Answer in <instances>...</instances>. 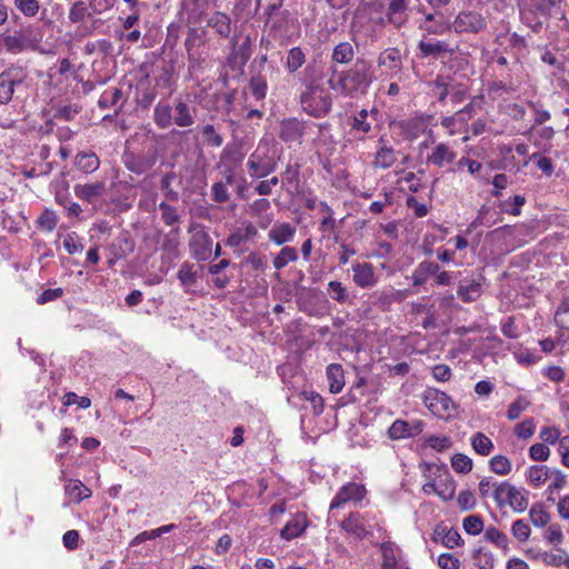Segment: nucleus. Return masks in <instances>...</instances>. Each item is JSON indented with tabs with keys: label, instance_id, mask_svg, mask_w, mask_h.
<instances>
[{
	"label": "nucleus",
	"instance_id": "f257e3e1",
	"mask_svg": "<svg viewBox=\"0 0 569 569\" xmlns=\"http://www.w3.org/2000/svg\"><path fill=\"white\" fill-rule=\"evenodd\" d=\"M371 67V62L362 58H358L347 70L339 71L332 67L328 86L343 97L356 98L366 94L373 81Z\"/></svg>",
	"mask_w": 569,
	"mask_h": 569
},
{
	"label": "nucleus",
	"instance_id": "f03ea898",
	"mask_svg": "<svg viewBox=\"0 0 569 569\" xmlns=\"http://www.w3.org/2000/svg\"><path fill=\"white\" fill-rule=\"evenodd\" d=\"M519 9L522 22L538 32L559 9V4L556 0H520Z\"/></svg>",
	"mask_w": 569,
	"mask_h": 569
},
{
	"label": "nucleus",
	"instance_id": "7ed1b4c3",
	"mask_svg": "<svg viewBox=\"0 0 569 569\" xmlns=\"http://www.w3.org/2000/svg\"><path fill=\"white\" fill-rule=\"evenodd\" d=\"M300 103L305 112L320 118L331 110L332 99L322 86L310 82L300 96Z\"/></svg>",
	"mask_w": 569,
	"mask_h": 569
},
{
	"label": "nucleus",
	"instance_id": "20e7f679",
	"mask_svg": "<svg viewBox=\"0 0 569 569\" xmlns=\"http://www.w3.org/2000/svg\"><path fill=\"white\" fill-rule=\"evenodd\" d=\"M318 132L319 128L316 123L292 117L280 121L278 136L286 144L291 147L292 144H301L306 137Z\"/></svg>",
	"mask_w": 569,
	"mask_h": 569
},
{
	"label": "nucleus",
	"instance_id": "39448f33",
	"mask_svg": "<svg viewBox=\"0 0 569 569\" xmlns=\"http://www.w3.org/2000/svg\"><path fill=\"white\" fill-rule=\"evenodd\" d=\"M422 401L428 410L438 418H449L456 411L453 400L446 392L436 388H427L423 391Z\"/></svg>",
	"mask_w": 569,
	"mask_h": 569
},
{
	"label": "nucleus",
	"instance_id": "423d86ee",
	"mask_svg": "<svg viewBox=\"0 0 569 569\" xmlns=\"http://www.w3.org/2000/svg\"><path fill=\"white\" fill-rule=\"evenodd\" d=\"M452 31L461 33H479L487 29V18L476 10L460 11L451 22Z\"/></svg>",
	"mask_w": 569,
	"mask_h": 569
},
{
	"label": "nucleus",
	"instance_id": "0eeeda50",
	"mask_svg": "<svg viewBox=\"0 0 569 569\" xmlns=\"http://www.w3.org/2000/svg\"><path fill=\"white\" fill-rule=\"evenodd\" d=\"M248 173L251 178L260 179L269 176L277 169V161L269 150L258 147L248 158Z\"/></svg>",
	"mask_w": 569,
	"mask_h": 569
},
{
	"label": "nucleus",
	"instance_id": "6e6552de",
	"mask_svg": "<svg viewBox=\"0 0 569 569\" xmlns=\"http://www.w3.org/2000/svg\"><path fill=\"white\" fill-rule=\"evenodd\" d=\"M124 167L136 176H130V183L132 186L140 184V176L142 173V159L139 152V141L137 138H131L127 141L126 150L122 156Z\"/></svg>",
	"mask_w": 569,
	"mask_h": 569
},
{
	"label": "nucleus",
	"instance_id": "1a4fd4ad",
	"mask_svg": "<svg viewBox=\"0 0 569 569\" xmlns=\"http://www.w3.org/2000/svg\"><path fill=\"white\" fill-rule=\"evenodd\" d=\"M24 78L26 72L19 67H10L0 73V103H8L11 101L14 87L22 83Z\"/></svg>",
	"mask_w": 569,
	"mask_h": 569
},
{
	"label": "nucleus",
	"instance_id": "9d476101",
	"mask_svg": "<svg viewBox=\"0 0 569 569\" xmlns=\"http://www.w3.org/2000/svg\"><path fill=\"white\" fill-rule=\"evenodd\" d=\"M381 569H410L401 548L392 541L380 545Z\"/></svg>",
	"mask_w": 569,
	"mask_h": 569
},
{
	"label": "nucleus",
	"instance_id": "9b49d317",
	"mask_svg": "<svg viewBox=\"0 0 569 569\" xmlns=\"http://www.w3.org/2000/svg\"><path fill=\"white\" fill-rule=\"evenodd\" d=\"M367 490L363 485L357 482H348L343 485L330 503V511L342 508L349 502H358L365 498Z\"/></svg>",
	"mask_w": 569,
	"mask_h": 569
},
{
	"label": "nucleus",
	"instance_id": "f8f14e48",
	"mask_svg": "<svg viewBox=\"0 0 569 569\" xmlns=\"http://www.w3.org/2000/svg\"><path fill=\"white\" fill-rule=\"evenodd\" d=\"M425 428L422 420L406 421L397 419L388 429V436L392 440H401L419 436Z\"/></svg>",
	"mask_w": 569,
	"mask_h": 569
},
{
	"label": "nucleus",
	"instance_id": "ddd939ff",
	"mask_svg": "<svg viewBox=\"0 0 569 569\" xmlns=\"http://www.w3.org/2000/svg\"><path fill=\"white\" fill-rule=\"evenodd\" d=\"M189 247L192 256L199 261H207L212 254V239L203 230L192 233Z\"/></svg>",
	"mask_w": 569,
	"mask_h": 569
},
{
	"label": "nucleus",
	"instance_id": "4468645a",
	"mask_svg": "<svg viewBox=\"0 0 569 569\" xmlns=\"http://www.w3.org/2000/svg\"><path fill=\"white\" fill-rule=\"evenodd\" d=\"M456 158L457 152L449 143L439 142L431 149L430 153H428L426 162L438 168H443L453 163Z\"/></svg>",
	"mask_w": 569,
	"mask_h": 569
},
{
	"label": "nucleus",
	"instance_id": "2eb2a0df",
	"mask_svg": "<svg viewBox=\"0 0 569 569\" xmlns=\"http://www.w3.org/2000/svg\"><path fill=\"white\" fill-rule=\"evenodd\" d=\"M309 526V520L305 512H296L280 530V538L291 541L301 537Z\"/></svg>",
	"mask_w": 569,
	"mask_h": 569
},
{
	"label": "nucleus",
	"instance_id": "dca6fc26",
	"mask_svg": "<svg viewBox=\"0 0 569 569\" xmlns=\"http://www.w3.org/2000/svg\"><path fill=\"white\" fill-rule=\"evenodd\" d=\"M352 280L359 288L367 289L377 284L373 266L369 262H356L351 267Z\"/></svg>",
	"mask_w": 569,
	"mask_h": 569
},
{
	"label": "nucleus",
	"instance_id": "f3484780",
	"mask_svg": "<svg viewBox=\"0 0 569 569\" xmlns=\"http://www.w3.org/2000/svg\"><path fill=\"white\" fill-rule=\"evenodd\" d=\"M296 227L289 222H277L269 230L268 238L277 246L292 241L296 234Z\"/></svg>",
	"mask_w": 569,
	"mask_h": 569
},
{
	"label": "nucleus",
	"instance_id": "a211bd4d",
	"mask_svg": "<svg viewBox=\"0 0 569 569\" xmlns=\"http://www.w3.org/2000/svg\"><path fill=\"white\" fill-rule=\"evenodd\" d=\"M443 468L435 463H425L422 466V473L426 478L421 490L425 495H437L438 496V478L442 476Z\"/></svg>",
	"mask_w": 569,
	"mask_h": 569
},
{
	"label": "nucleus",
	"instance_id": "6ab92c4d",
	"mask_svg": "<svg viewBox=\"0 0 569 569\" xmlns=\"http://www.w3.org/2000/svg\"><path fill=\"white\" fill-rule=\"evenodd\" d=\"M106 191V183L103 181H94L83 184L74 186V194L87 202H92L103 196Z\"/></svg>",
	"mask_w": 569,
	"mask_h": 569
},
{
	"label": "nucleus",
	"instance_id": "aec40b11",
	"mask_svg": "<svg viewBox=\"0 0 569 569\" xmlns=\"http://www.w3.org/2000/svg\"><path fill=\"white\" fill-rule=\"evenodd\" d=\"M378 64L386 68L390 76H396L402 68L400 51L396 48H388L378 57Z\"/></svg>",
	"mask_w": 569,
	"mask_h": 569
},
{
	"label": "nucleus",
	"instance_id": "412c9836",
	"mask_svg": "<svg viewBox=\"0 0 569 569\" xmlns=\"http://www.w3.org/2000/svg\"><path fill=\"white\" fill-rule=\"evenodd\" d=\"M397 161V153L395 149L388 146L383 138L379 140V147L376 151L373 166L380 169H388Z\"/></svg>",
	"mask_w": 569,
	"mask_h": 569
},
{
	"label": "nucleus",
	"instance_id": "4be33fe9",
	"mask_svg": "<svg viewBox=\"0 0 569 569\" xmlns=\"http://www.w3.org/2000/svg\"><path fill=\"white\" fill-rule=\"evenodd\" d=\"M418 49L422 58H439L446 53H451V49L448 42L446 41H423L421 40L418 44Z\"/></svg>",
	"mask_w": 569,
	"mask_h": 569
},
{
	"label": "nucleus",
	"instance_id": "5701e85b",
	"mask_svg": "<svg viewBox=\"0 0 569 569\" xmlns=\"http://www.w3.org/2000/svg\"><path fill=\"white\" fill-rule=\"evenodd\" d=\"M341 528L345 531L355 535L359 539L366 538L369 533L365 523V518L357 512L350 513L349 517L341 522Z\"/></svg>",
	"mask_w": 569,
	"mask_h": 569
},
{
	"label": "nucleus",
	"instance_id": "b1692460",
	"mask_svg": "<svg viewBox=\"0 0 569 569\" xmlns=\"http://www.w3.org/2000/svg\"><path fill=\"white\" fill-rule=\"evenodd\" d=\"M377 109L368 111L366 109L360 110L350 123L351 128L361 133H369L372 129V122L376 121Z\"/></svg>",
	"mask_w": 569,
	"mask_h": 569
},
{
	"label": "nucleus",
	"instance_id": "393cba45",
	"mask_svg": "<svg viewBox=\"0 0 569 569\" xmlns=\"http://www.w3.org/2000/svg\"><path fill=\"white\" fill-rule=\"evenodd\" d=\"M439 271V264L430 261H421L413 270L411 280L415 287L425 284L428 279Z\"/></svg>",
	"mask_w": 569,
	"mask_h": 569
},
{
	"label": "nucleus",
	"instance_id": "a878e982",
	"mask_svg": "<svg viewBox=\"0 0 569 569\" xmlns=\"http://www.w3.org/2000/svg\"><path fill=\"white\" fill-rule=\"evenodd\" d=\"M407 9V0H391L387 11L388 21L396 28L402 27L407 20L405 17Z\"/></svg>",
	"mask_w": 569,
	"mask_h": 569
},
{
	"label": "nucleus",
	"instance_id": "bb28decb",
	"mask_svg": "<svg viewBox=\"0 0 569 569\" xmlns=\"http://www.w3.org/2000/svg\"><path fill=\"white\" fill-rule=\"evenodd\" d=\"M373 305L380 309H388L393 302L402 299V293L393 288H383L372 293Z\"/></svg>",
	"mask_w": 569,
	"mask_h": 569
},
{
	"label": "nucleus",
	"instance_id": "cd10ccee",
	"mask_svg": "<svg viewBox=\"0 0 569 569\" xmlns=\"http://www.w3.org/2000/svg\"><path fill=\"white\" fill-rule=\"evenodd\" d=\"M481 283L479 280L461 281L457 289L458 297L463 302H473L481 296Z\"/></svg>",
	"mask_w": 569,
	"mask_h": 569
},
{
	"label": "nucleus",
	"instance_id": "c85d7f7f",
	"mask_svg": "<svg viewBox=\"0 0 569 569\" xmlns=\"http://www.w3.org/2000/svg\"><path fill=\"white\" fill-rule=\"evenodd\" d=\"M327 378L331 393H339L345 387L343 369L340 365L331 363L327 367Z\"/></svg>",
	"mask_w": 569,
	"mask_h": 569
},
{
	"label": "nucleus",
	"instance_id": "c756f323",
	"mask_svg": "<svg viewBox=\"0 0 569 569\" xmlns=\"http://www.w3.org/2000/svg\"><path fill=\"white\" fill-rule=\"evenodd\" d=\"M74 164L78 169L86 173L96 171L100 166L98 156L92 151L78 152L74 159Z\"/></svg>",
	"mask_w": 569,
	"mask_h": 569
},
{
	"label": "nucleus",
	"instance_id": "7c9ffc66",
	"mask_svg": "<svg viewBox=\"0 0 569 569\" xmlns=\"http://www.w3.org/2000/svg\"><path fill=\"white\" fill-rule=\"evenodd\" d=\"M64 492L69 496L73 501L81 502L84 499L91 497V490L84 486L80 480H68L64 486Z\"/></svg>",
	"mask_w": 569,
	"mask_h": 569
},
{
	"label": "nucleus",
	"instance_id": "2f4dec72",
	"mask_svg": "<svg viewBox=\"0 0 569 569\" xmlns=\"http://www.w3.org/2000/svg\"><path fill=\"white\" fill-rule=\"evenodd\" d=\"M355 58V49L348 41L335 46L331 54V61L339 64H347Z\"/></svg>",
	"mask_w": 569,
	"mask_h": 569
},
{
	"label": "nucleus",
	"instance_id": "473e14b6",
	"mask_svg": "<svg viewBox=\"0 0 569 569\" xmlns=\"http://www.w3.org/2000/svg\"><path fill=\"white\" fill-rule=\"evenodd\" d=\"M550 469L545 465H535L526 471V479L532 487L542 486L549 478Z\"/></svg>",
	"mask_w": 569,
	"mask_h": 569
},
{
	"label": "nucleus",
	"instance_id": "72a5a7b5",
	"mask_svg": "<svg viewBox=\"0 0 569 569\" xmlns=\"http://www.w3.org/2000/svg\"><path fill=\"white\" fill-rule=\"evenodd\" d=\"M443 472L440 478H438V497L443 501L451 500L455 496L456 483L450 477L447 468L443 466Z\"/></svg>",
	"mask_w": 569,
	"mask_h": 569
},
{
	"label": "nucleus",
	"instance_id": "f704fd0d",
	"mask_svg": "<svg viewBox=\"0 0 569 569\" xmlns=\"http://www.w3.org/2000/svg\"><path fill=\"white\" fill-rule=\"evenodd\" d=\"M3 46L10 53H20L28 47V39L21 31H18L3 37Z\"/></svg>",
	"mask_w": 569,
	"mask_h": 569
},
{
	"label": "nucleus",
	"instance_id": "c9c22d12",
	"mask_svg": "<svg viewBox=\"0 0 569 569\" xmlns=\"http://www.w3.org/2000/svg\"><path fill=\"white\" fill-rule=\"evenodd\" d=\"M231 21L230 18L222 12H216L208 20V26L216 30L218 34L223 38L229 37L231 30Z\"/></svg>",
	"mask_w": 569,
	"mask_h": 569
},
{
	"label": "nucleus",
	"instance_id": "e433bc0d",
	"mask_svg": "<svg viewBox=\"0 0 569 569\" xmlns=\"http://www.w3.org/2000/svg\"><path fill=\"white\" fill-rule=\"evenodd\" d=\"M172 120L179 127H189L193 123V117L187 103L178 102L172 111Z\"/></svg>",
	"mask_w": 569,
	"mask_h": 569
},
{
	"label": "nucleus",
	"instance_id": "4c0bfd02",
	"mask_svg": "<svg viewBox=\"0 0 569 569\" xmlns=\"http://www.w3.org/2000/svg\"><path fill=\"white\" fill-rule=\"evenodd\" d=\"M529 517L533 526L542 528L550 521V513L540 502L533 503L529 510Z\"/></svg>",
	"mask_w": 569,
	"mask_h": 569
},
{
	"label": "nucleus",
	"instance_id": "58836bf2",
	"mask_svg": "<svg viewBox=\"0 0 569 569\" xmlns=\"http://www.w3.org/2000/svg\"><path fill=\"white\" fill-rule=\"evenodd\" d=\"M471 446L481 456H488L493 450V442L482 432H477L472 436Z\"/></svg>",
	"mask_w": 569,
	"mask_h": 569
},
{
	"label": "nucleus",
	"instance_id": "ea45409f",
	"mask_svg": "<svg viewBox=\"0 0 569 569\" xmlns=\"http://www.w3.org/2000/svg\"><path fill=\"white\" fill-rule=\"evenodd\" d=\"M327 292L329 297L338 303H347L349 301V292L342 282L332 280L328 283Z\"/></svg>",
	"mask_w": 569,
	"mask_h": 569
},
{
	"label": "nucleus",
	"instance_id": "a19ab883",
	"mask_svg": "<svg viewBox=\"0 0 569 569\" xmlns=\"http://www.w3.org/2000/svg\"><path fill=\"white\" fill-rule=\"evenodd\" d=\"M306 62V54L300 47H293L289 50L286 61V68L289 72H296Z\"/></svg>",
	"mask_w": 569,
	"mask_h": 569
},
{
	"label": "nucleus",
	"instance_id": "79ce46f5",
	"mask_svg": "<svg viewBox=\"0 0 569 569\" xmlns=\"http://www.w3.org/2000/svg\"><path fill=\"white\" fill-rule=\"evenodd\" d=\"M298 259V252L293 247H283L273 259V267L277 270L283 269L289 262H295Z\"/></svg>",
	"mask_w": 569,
	"mask_h": 569
},
{
	"label": "nucleus",
	"instance_id": "37998d69",
	"mask_svg": "<svg viewBox=\"0 0 569 569\" xmlns=\"http://www.w3.org/2000/svg\"><path fill=\"white\" fill-rule=\"evenodd\" d=\"M58 216L52 209H44L42 213L37 219V224L39 229L51 232L54 230L58 223Z\"/></svg>",
	"mask_w": 569,
	"mask_h": 569
},
{
	"label": "nucleus",
	"instance_id": "c03bdc74",
	"mask_svg": "<svg viewBox=\"0 0 569 569\" xmlns=\"http://www.w3.org/2000/svg\"><path fill=\"white\" fill-rule=\"evenodd\" d=\"M490 470L499 476H506L510 473L512 469L511 461L502 455L493 456L489 461Z\"/></svg>",
	"mask_w": 569,
	"mask_h": 569
},
{
	"label": "nucleus",
	"instance_id": "a18cd8bd",
	"mask_svg": "<svg viewBox=\"0 0 569 569\" xmlns=\"http://www.w3.org/2000/svg\"><path fill=\"white\" fill-rule=\"evenodd\" d=\"M178 279L186 290H190L196 286L197 273L192 270L191 264L183 263L178 271Z\"/></svg>",
	"mask_w": 569,
	"mask_h": 569
},
{
	"label": "nucleus",
	"instance_id": "49530a36",
	"mask_svg": "<svg viewBox=\"0 0 569 569\" xmlns=\"http://www.w3.org/2000/svg\"><path fill=\"white\" fill-rule=\"evenodd\" d=\"M475 569H493L495 557L493 553L483 549H479L473 555Z\"/></svg>",
	"mask_w": 569,
	"mask_h": 569
},
{
	"label": "nucleus",
	"instance_id": "de8ad7c7",
	"mask_svg": "<svg viewBox=\"0 0 569 569\" xmlns=\"http://www.w3.org/2000/svg\"><path fill=\"white\" fill-rule=\"evenodd\" d=\"M515 489L509 482H501L496 486L492 497L499 506L508 505Z\"/></svg>",
	"mask_w": 569,
	"mask_h": 569
},
{
	"label": "nucleus",
	"instance_id": "09e8293b",
	"mask_svg": "<svg viewBox=\"0 0 569 569\" xmlns=\"http://www.w3.org/2000/svg\"><path fill=\"white\" fill-rule=\"evenodd\" d=\"M121 96H122V92L120 89L114 88V87L109 88V89L104 90V92L100 96V98L98 100V106L101 109L111 108L118 103Z\"/></svg>",
	"mask_w": 569,
	"mask_h": 569
},
{
	"label": "nucleus",
	"instance_id": "8fccbe9b",
	"mask_svg": "<svg viewBox=\"0 0 569 569\" xmlns=\"http://www.w3.org/2000/svg\"><path fill=\"white\" fill-rule=\"evenodd\" d=\"M154 120L161 128H168L172 122V109L168 104L159 103L154 109Z\"/></svg>",
	"mask_w": 569,
	"mask_h": 569
},
{
	"label": "nucleus",
	"instance_id": "3c124183",
	"mask_svg": "<svg viewBox=\"0 0 569 569\" xmlns=\"http://www.w3.org/2000/svg\"><path fill=\"white\" fill-rule=\"evenodd\" d=\"M63 248L69 254L80 253L83 251L84 246L77 234V232H68L63 238Z\"/></svg>",
	"mask_w": 569,
	"mask_h": 569
},
{
	"label": "nucleus",
	"instance_id": "603ef678",
	"mask_svg": "<svg viewBox=\"0 0 569 569\" xmlns=\"http://www.w3.org/2000/svg\"><path fill=\"white\" fill-rule=\"evenodd\" d=\"M90 16L89 7L86 3L83 1H76L69 10L68 18L71 22L76 23Z\"/></svg>",
	"mask_w": 569,
	"mask_h": 569
},
{
	"label": "nucleus",
	"instance_id": "864d4df0",
	"mask_svg": "<svg viewBox=\"0 0 569 569\" xmlns=\"http://www.w3.org/2000/svg\"><path fill=\"white\" fill-rule=\"evenodd\" d=\"M451 467L458 473H469L472 469V460L463 453H456L451 458Z\"/></svg>",
	"mask_w": 569,
	"mask_h": 569
},
{
	"label": "nucleus",
	"instance_id": "5fc2aeb1",
	"mask_svg": "<svg viewBox=\"0 0 569 569\" xmlns=\"http://www.w3.org/2000/svg\"><path fill=\"white\" fill-rule=\"evenodd\" d=\"M555 321L561 329L569 331V297L565 298L558 307Z\"/></svg>",
	"mask_w": 569,
	"mask_h": 569
},
{
	"label": "nucleus",
	"instance_id": "6e6d98bb",
	"mask_svg": "<svg viewBox=\"0 0 569 569\" xmlns=\"http://www.w3.org/2000/svg\"><path fill=\"white\" fill-rule=\"evenodd\" d=\"M249 88L256 99L262 100L266 98L268 86L263 77H252L249 83Z\"/></svg>",
	"mask_w": 569,
	"mask_h": 569
},
{
	"label": "nucleus",
	"instance_id": "4d7b16f0",
	"mask_svg": "<svg viewBox=\"0 0 569 569\" xmlns=\"http://www.w3.org/2000/svg\"><path fill=\"white\" fill-rule=\"evenodd\" d=\"M536 430V423L532 418L525 419L515 427V435L519 439H529L533 436Z\"/></svg>",
	"mask_w": 569,
	"mask_h": 569
},
{
	"label": "nucleus",
	"instance_id": "13d9d810",
	"mask_svg": "<svg viewBox=\"0 0 569 569\" xmlns=\"http://www.w3.org/2000/svg\"><path fill=\"white\" fill-rule=\"evenodd\" d=\"M529 405L530 402L526 398H517L513 402L510 403L507 410V418L509 420L518 419L521 416V413L527 410Z\"/></svg>",
	"mask_w": 569,
	"mask_h": 569
},
{
	"label": "nucleus",
	"instance_id": "bf43d9fd",
	"mask_svg": "<svg viewBox=\"0 0 569 569\" xmlns=\"http://www.w3.org/2000/svg\"><path fill=\"white\" fill-rule=\"evenodd\" d=\"M512 536L520 542H525L529 539L531 529L527 522L522 519L516 520L511 526Z\"/></svg>",
	"mask_w": 569,
	"mask_h": 569
},
{
	"label": "nucleus",
	"instance_id": "052dcab7",
	"mask_svg": "<svg viewBox=\"0 0 569 569\" xmlns=\"http://www.w3.org/2000/svg\"><path fill=\"white\" fill-rule=\"evenodd\" d=\"M463 529L467 533L476 536L483 529L482 519L479 516L471 515L463 519Z\"/></svg>",
	"mask_w": 569,
	"mask_h": 569
},
{
	"label": "nucleus",
	"instance_id": "680f3d73",
	"mask_svg": "<svg viewBox=\"0 0 569 569\" xmlns=\"http://www.w3.org/2000/svg\"><path fill=\"white\" fill-rule=\"evenodd\" d=\"M201 133L204 142L209 146L220 147L223 143L222 137L216 131L212 124H206Z\"/></svg>",
	"mask_w": 569,
	"mask_h": 569
},
{
	"label": "nucleus",
	"instance_id": "e2e57ef3",
	"mask_svg": "<svg viewBox=\"0 0 569 569\" xmlns=\"http://www.w3.org/2000/svg\"><path fill=\"white\" fill-rule=\"evenodd\" d=\"M508 505L512 508L513 511L523 512L528 507V498L525 493L516 488L510 497Z\"/></svg>",
	"mask_w": 569,
	"mask_h": 569
},
{
	"label": "nucleus",
	"instance_id": "0e129e2a",
	"mask_svg": "<svg viewBox=\"0 0 569 569\" xmlns=\"http://www.w3.org/2000/svg\"><path fill=\"white\" fill-rule=\"evenodd\" d=\"M463 167H467L468 172L473 176V174L478 173L481 170L482 164L479 161H477V160L470 159L469 157H461L456 162V168L450 169V171L451 172H457V171H459Z\"/></svg>",
	"mask_w": 569,
	"mask_h": 569
},
{
	"label": "nucleus",
	"instance_id": "69168bd1",
	"mask_svg": "<svg viewBox=\"0 0 569 569\" xmlns=\"http://www.w3.org/2000/svg\"><path fill=\"white\" fill-rule=\"evenodd\" d=\"M427 445L438 452L448 450L452 446V441L446 436H430L426 440Z\"/></svg>",
	"mask_w": 569,
	"mask_h": 569
},
{
	"label": "nucleus",
	"instance_id": "338daca9",
	"mask_svg": "<svg viewBox=\"0 0 569 569\" xmlns=\"http://www.w3.org/2000/svg\"><path fill=\"white\" fill-rule=\"evenodd\" d=\"M486 538L495 543L499 548L506 549L508 547L507 536L495 527H490L486 530Z\"/></svg>",
	"mask_w": 569,
	"mask_h": 569
},
{
	"label": "nucleus",
	"instance_id": "774afa93",
	"mask_svg": "<svg viewBox=\"0 0 569 569\" xmlns=\"http://www.w3.org/2000/svg\"><path fill=\"white\" fill-rule=\"evenodd\" d=\"M14 6L27 17H34L39 11L38 0H14Z\"/></svg>",
	"mask_w": 569,
	"mask_h": 569
}]
</instances>
